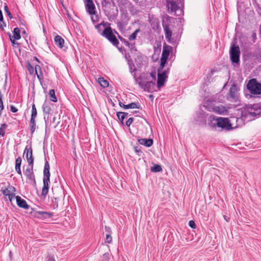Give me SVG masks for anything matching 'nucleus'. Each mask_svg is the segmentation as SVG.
Returning a JSON list of instances; mask_svg holds the SVG:
<instances>
[{"instance_id": "f257e3e1", "label": "nucleus", "mask_w": 261, "mask_h": 261, "mask_svg": "<svg viewBox=\"0 0 261 261\" xmlns=\"http://www.w3.org/2000/svg\"><path fill=\"white\" fill-rule=\"evenodd\" d=\"M208 125L213 128H221L222 130H229L238 127L242 122L241 118L232 117L230 120L227 118L215 117L211 116L209 117Z\"/></svg>"}, {"instance_id": "f03ea898", "label": "nucleus", "mask_w": 261, "mask_h": 261, "mask_svg": "<svg viewBox=\"0 0 261 261\" xmlns=\"http://www.w3.org/2000/svg\"><path fill=\"white\" fill-rule=\"evenodd\" d=\"M203 107L208 111L214 112L219 115H226L228 113L229 107L223 105H216L211 101L207 100L204 102Z\"/></svg>"}, {"instance_id": "7ed1b4c3", "label": "nucleus", "mask_w": 261, "mask_h": 261, "mask_svg": "<svg viewBox=\"0 0 261 261\" xmlns=\"http://www.w3.org/2000/svg\"><path fill=\"white\" fill-rule=\"evenodd\" d=\"M245 115L252 117L253 118L260 116L261 103L247 106L246 109Z\"/></svg>"}, {"instance_id": "20e7f679", "label": "nucleus", "mask_w": 261, "mask_h": 261, "mask_svg": "<svg viewBox=\"0 0 261 261\" xmlns=\"http://www.w3.org/2000/svg\"><path fill=\"white\" fill-rule=\"evenodd\" d=\"M166 1L167 10L169 13L175 14L177 11L180 10L181 11L180 8L182 5L181 0H166Z\"/></svg>"}, {"instance_id": "39448f33", "label": "nucleus", "mask_w": 261, "mask_h": 261, "mask_svg": "<svg viewBox=\"0 0 261 261\" xmlns=\"http://www.w3.org/2000/svg\"><path fill=\"white\" fill-rule=\"evenodd\" d=\"M247 87L252 95L261 94V84L258 83L255 79H252L249 81Z\"/></svg>"}, {"instance_id": "423d86ee", "label": "nucleus", "mask_w": 261, "mask_h": 261, "mask_svg": "<svg viewBox=\"0 0 261 261\" xmlns=\"http://www.w3.org/2000/svg\"><path fill=\"white\" fill-rule=\"evenodd\" d=\"M239 91V88L237 86V85L233 84L230 87L229 93H228V95L227 96V98L228 100L231 102H237L236 105H239V94L238 91Z\"/></svg>"}, {"instance_id": "0eeeda50", "label": "nucleus", "mask_w": 261, "mask_h": 261, "mask_svg": "<svg viewBox=\"0 0 261 261\" xmlns=\"http://www.w3.org/2000/svg\"><path fill=\"white\" fill-rule=\"evenodd\" d=\"M101 35L106 38L114 46H117L118 45L119 41L113 33L112 29L110 27L106 28L103 31L101 32Z\"/></svg>"}, {"instance_id": "6e6552de", "label": "nucleus", "mask_w": 261, "mask_h": 261, "mask_svg": "<svg viewBox=\"0 0 261 261\" xmlns=\"http://www.w3.org/2000/svg\"><path fill=\"white\" fill-rule=\"evenodd\" d=\"M164 68H161V66L158 69L157 86L159 88H161L164 85V83L168 77L169 69L163 70Z\"/></svg>"}, {"instance_id": "1a4fd4ad", "label": "nucleus", "mask_w": 261, "mask_h": 261, "mask_svg": "<svg viewBox=\"0 0 261 261\" xmlns=\"http://www.w3.org/2000/svg\"><path fill=\"white\" fill-rule=\"evenodd\" d=\"M172 51V47L164 44L163 47L162 56L161 58V68H164L167 62V59L169 56L170 52Z\"/></svg>"}, {"instance_id": "9d476101", "label": "nucleus", "mask_w": 261, "mask_h": 261, "mask_svg": "<svg viewBox=\"0 0 261 261\" xmlns=\"http://www.w3.org/2000/svg\"><path fill=\"white\" fill-rule=\"evenodd\" d=\"M139 85V86L143 89L144 91L148 92H152L155 90V83L152 81H145L141 80L140 81L136 82Z\"/></svg>"}, {"instance_id": "9b49d317", "label": "nucleus", "mask_w": 261, "mask_h": 261, "mask_svg": "<svg viewBox=\"0 0 261 261\" xmlns=\"http://www.w3.org/2000/svg\"><path fill=\"white\" fill-rule=\"evenodd\" d=\"M240 51L238 46L231 45L230 49V57L232 63H238L240 61Z\"/></svg>"}, {"instance_id": "f8f14e48", "label": "nucleus", "mask_w": 261, "mask_h": 261, "mask_svg": "<svg viewBox=\"0 0 261 261\" xmlns=\"http://www.w3.org/2000/svg\"><path fill=\"white\" fill-rule=\"evenodd\" d=\"M15 188L12 186H8L7 187L3 188L1 192L6 196H8L9 200L12 202L16 196H15Z\"/></svg>"}, {"instance_id": "ddd939ff", "label": "nucleus", "mask_w": 261, "mask_h": 261, "mask_svg": "<svg viewBox=\"0 0 261 261\" xmlns=\"http://www.w3.org/2000/svg\"><path fill=\"white\" fill-rule=\"evenodd\" d=\"M24 175L27 177L30 183L36 185L35 175L33 173V165H29L24 171Z\"/></svg>"}, {"instance_id": "4468645a", "label": "nucleus", "mask_w": 261, "mask_h": 261, "mask_svg": "<svg viewBox=\"0 0 261 261\" xmlns=\"http://www.w3.org/2000/svg\"><path fill=\"white\" fill-rule=\"evenodd\" d=\"M23 154L25 155L29 165H33L34 158L33 157V150L31 146H27L24 150Z\"/></svg>"}, {"instance_id": "2eb2a0df", "label": "nucleus", "mask_w": 261, "mask_h": 261, "mask_svg": "<svg viewBox=\"0 0 261 261\" xmlns=\"http://www.w3.org/2000/svg\"><path fill=\"white\" fill-rule=\"evenodd\" d=\"M85 4L86 10L90 15L95 14V7L92 0H85Z\"/></svg>"}, {"instance_id": "dca6fc26", "label": "nucleus", "mask_w": 261, "mask_h": 261, "mask_svg": "<svg viewBox=\"0 0 261 261\" xmlns=\"http://www.w3.org/2000/svg\"><path fill=\"white\" fill-rule=\"evenodd\" d=\"M126 59L127 61V64L129 67V70L132 75H133L134 79L136 82H138V79L136 77V71L137 70L133 62V60L126 56Z\"/></svg>"}, {"instance_id": "f3484780", "label": "nucleus", "mask_w": 261, "mask_h": 261, "mask_svg": "<svg viewBox=\"0 0 261 261\" xmlns=\"http://www.w3.org/2000/svg\"><path fill=\"white\" fill-rule=\"evenodd\" d=\"M206 114L202 110H200L196 113L195 120L199 124L205 123L206 121Z\"/></svg>"}, {"instance_id": "a211bd4d", "label": "nucleus", "mask_w": 261, "mask_h": 261, "mask_svg": "<svg viewBox=\"0 0 261 261\" xmlns=\"http://www.w3.org/2000/svg\"><path fill=\"white\" fill-rule=\"evenodd\" d=\"M164 33H165V38L166 39V40L170 43H172L173 42V40L172 38V31L169 29V25L167 24H163V25Z\"/></svg>"}, {"instance_id": "6ab92c4d", "label": "nucleus", "mask_w": 261, "mask_h": 261, "mask_svg": "<svg viewBox=\"0 0 261 261\" xmlns=\"http://www.w3.org/2000/svg\"><path fill=\"white\" fill-rule=\"evenodd\" d=\"M16 199L17 205L21 208L28 210L29 208V205L27 203L25 200L22 199L20 196H17L15 198Z\"/></svg>"}, {"instance_id": "aec40b11", "label": "nucleus", "mask_w": 261, "mask_h": 261, "mask_svg": "<svg viewBox=\"0 0 261 261\" xmlns=\"http://www.w3.org/2000/svg\"><path fill=\"white\" fill-rule=\"evenodd\" d=\"M119 106L124 109L140 108V105L135 102H132L128 105H124L122 102H119Z\"/></svg>"}, {"instance_id": "412c9836", "label": "nucleus", "mask_w": 261, "mask_h": 261, "mask_svg": "<svg viewBox=\"0 0 261 261\" xmlns=\"http://www.w3.org/2000/svg\"><path fill=\"white\" fill-rule=\"evenodd\" d=\"M20 29L18 28H15L13 32V36L11 38L10 36V40L12 43H14L15 40H17L20 39L21 36L20 35Z\"/></svg>"}, {"instance_id": "4be33fe9", "label": "nucleus", "mask_w": 261, "mask_h": 261, "mask_svg": "<svg viewBox=\"0 0 261 261\" xmlns=\"http://www.w3.org/2000/svg\"><path fill=\"white\" fill-rule=\"evenodd\" d=\"M43 187L42 189V195L46 196L48 193L49 189V184L50 179H43Z\"/></svg>"}, {"instance_id": "5701e85b", "label": "nucleus", "mask_w": 261, "mask_h": 261, "mask_svg": "<svg viewBox=\"0 0 261 261\" xmlns=\"http://www.w3.org/2000/svg\"><path fill=\"white\" fill-rule=\"evenodd\" d=\"M54 41L55 44L60 48H62L64 44V40L59 35H57L55 37Z\"/></svg>"}, {"instance_id": "b1692460", "label": "nucleus", "mask_w": 261, "mask_h": 261, "mask_svg": "<svg viewBox=\"0 0 261 261\" xmlns=\"http://www.w3.org/2000/svg\"><path fill=\"white\" fill-rule=\"evenodd\" d=\"M138 142L140 144L146 147H150L153 144V141L150 139H140Z\"/></svg>"}, {"instance_id": "393cba45", "label": "nucleus", "mask_w": 261, "mask_h": 261, "mask_svg": "<svg viewBox=\"0 0 261 261\" xmlns=\"http://www.w3.org/2000/svg\"><path fill=\"white\" fill-rule=\"evenodd\" d=\"M35 70L37 77L41 82V81L43 80V74L42 72L41 67L39 65H36Z\"/></svg>"}, {"instance_id": "a878e982", "label": "nucleus", "mask_w": 261, "mask_h": 261, "mask_svg": "<svg viewBox=\"0 0 261 261\" xmlns=\"http://www.w3.org/2000/svg\"><path fill=\"white\" fill-rule=\"evenodd\" d=\"M42 109L44 113L46 114H49L51 110L50 103L45 101V102L43 104Z\"/></svg>"}, {"instance_id": "bb28decb", "label": "nucleus", "mask_w": 261, "mask_h": 261, "mask_svg": "<svg viewBox=\"0 0 261 261\" xmlns=\"http://www.w3.org/2000/svg\"><path fill=\"white\" fill-rule=\"evenodd\" d=\"M36 214L40 215L43 218H50L53 216V214L51 213H48L46 212L39 211L36 212Z\"/></svg>"}, {"instance_id": "cd10ccee", "label": "nucleus", "mask_w": 261, "mask_h": 261, "mask_svg": "<svg viewBox=\"0 0 261 261\" xmlns=\"http://www.w3.org/2000/svg\"><path fill=\"white\" fill-rule=\"evenodd\" d=\"M98 82L100 86L103 88H107L109 86V82L103 77H100L98 79Z\"/></svg>"}, {"instance_id": "c85d7f7f", "label": "nucleus", "mask_w": 261, "mask_h": 261, "mask_svg": "<svg viewBox=\"0 0 261 261\" xmlns=\"http://www.w3.org/2000/svg\"><path fill=\"white\" fill-rule=\"evenodd\" d=\"M48 94L49 99L51 101L55 102L57 101V99L55 95V92L54 89L50 90Z\"/></svg>"}, {"instance_id": "c756f323", "label": "nucleus", "mask_w": 261, "mask_h": 261, "mask_svg": "<svg viewBox=\"0 0 261 261\" xmlns=\"http://www.w3.org/2000/svg\"><path fill=\"white\" fill-rule=\"evenodd\" d=\"M7 125L3 123L0 127V136L4 137L5 136V130L6 129Z\"/></svg>"}, {"instance_id": "7c9ffc66", "label": "nucleus", "mask_w": 261, "mask_h": 261, "mask_svg": "<svg viewBox=\"0 0 261 261\" xmlns=\"http://www.w3.org/2000/svg\"><path fill=\"white\" fill-rule=\"evenodd\" d=\"M21 164V159L18 157L15 161V170L20 169V166Z\"/></svg>"}, {"instance_id": "2f4dec72", "label": "nucleus", "mask_w": 261, "mask_h": 261, "mask_svg": "<svg viewBox=\"0 0 261 261\" xmlns=\"http://www.w3.org/2000/svg\"><path fill=\"white\" fill-rule=\"evenodd\" d=\"M161 166L159 165H155L154 166L152 167L151 168V170L153 172H158L162 171Z\"/></svg>"}, {"instance_id": "473e14b6", "label": "nucleus", "mask_w": 261, "mask_h": 261, "mask_svg": "<svg viewBox=\"0 0 261 261\" xmlns=\"http://www.w3.org/2000/svg\"><path fill=\"white\" fill-rule=\"evenodd\" d=\"M140 32L139 29H137L134 33H132V35H130L128 39L130 41L134 40L136 39L137 34Z\"/></svg>"}, {"instance_id": "72a5a7b5", "label": "nucleus", "mask_w": 261, "mask_h": 261, "mask_svg": "<svg viewBox=\"0 0 261 261\" xmlns=\"http://www.w3.org/2000/svg\"><path fill=\"white\" fill-rule=\"evenodd\" d=\"M43 176V179H50L49 170L44 169Z\"/></svg>"}, {"instance_id": "f704fd0d", "label": "nucleus", "mask_w": 261, "mask_h": 261, "mask_svg": "<svg viewBox=\"0 0 261 261\" xmlns=\"http://www.w3.org/2000/svg\"><path fill=\"white\" fill-rule=\"evenodd\" d=\"M28 70L30 74H33L34 72V69L33 66L30 63H28L27 65Z\"/></svg>"}, {"instance_id": "c9c22d12", "label": "nucleus", "mask_w": 261, "mask_h": 261, "mask_svg": "<svg viewBox=\"0 0 261 261\" xmlns=\"http://www.w3.org/2000/svg\"><path fill=\"white\" fill-rule=\"evenodd\" d=\"M37 115V110H36L35 105V104H33L32 107L31 116L36 117Z\"/></svg>"}, {"instance_id": "e433bc0d", "label": "nucleus", "mask_w": 261, "mask_h": 261, "mask_svg": "<svg viewBox=\"0 0 261 261\" xmlns=\"http://www.w3.org/2000/svg\"><path fill=\"white\" fill-rule=\"evenodd\" d=\"M117 116L118 118L121 121V123L123 124V121L125 117L124 116V114L122 113V112H117Z\"/></svg>"}, {"instance_id": "4c0bfd02", "label": "nucleus", "mask_w": 261, "mask_h": 261, "mask_svg": "<svg viewBox=\"0 0 261 261\" xmlns=\"http://www.w3.org/2000/svg\"><path fill=\"white\" fill-rule=\"evenodd\" d=\"M91 19L93 23H95L98 21V16L97 15H91Z\"/></svg>"}, {"instance_id": "58836bf2", "label": "nucleus", "mask_w": 261, "mask_h": 261, "mask_svg": "<svg viewBox=\"0 0 261 261\" xmlns=\"http://www.w3.org/2000/svg\"><path fill=\"white\" fill-rule=\"evenodd\" d=\"M4 109V105L2 100V95L0 91V116L2 115V111Z\"/></svg>"}, {"instance_id": "ea45409f", "label": "nucleus", "mask_w": 261, "mask_h": 261, "mask_svg": "<svg viewBox=\"0 0 261 261\" xmlns=\"http://www.w3.org/2000/svg\"><path fill=\"white\" fill-rule=\"evenodd\" d=\"M111 255L109 253H106L103 254L102 259L103 261H108L110 258Z\"/></svg>"}, {"instance_id": "a19ab883", "label": "nucleus", "mask_w": 261, "mask_h": 261, "mask_svg": "<svg viewBox=\"0 0 261 261\" xmlns=\"http://www.w3.org/2000/svg\"><path fill=\"white\" fill-rule=\"evenodd\" d=\"M30 126L31 128V133L33 134L36 129V123H30Z\"/></svg>"}, {"instance_id": "79ce46f5", "label": "nucleus", "mask_w": 261, "mask_h": 261, "mask_svg": "<svg viewBox=\"0 0 261 261\" xmlns=\"http://www.w3.org/2000/svg\"><path fill=\"white\" fill-rule=\"evenodd\" d=\"M101 26H103L105 27V24L102 23H100L99 24H98L97 25H95V28L96 29L98 30V32L101 34V32H100V31H101Z\"/></svg>"}, {"instance_id": "37998d69", "label": "nucleus", "mask_w": 261, "mask_h": 261, "mask_svg": "<svg viewBox=\"0 0 261 261\" xmlns=\"http://www.w3.org/2000/svg\"><path fill=\"white\" fill-rule=\"evenodd\" d=\"M106 242L108 243H111V242L112 241V238L110 234H107L106 235Z\"/></svg>"}, {"instance_id": "c03bdc74", "label": "nucleus", "mask_w": 261, "mask_h": 261, "mask_svg": "<svg viewBox=\"0 0 261 261\" xmlns=\"http://www.w3.org/2000/svg\"><path fill=\"white\" fill-rule=\"evenodd\" d=\"M134 118H129L126 122V125L127 126H129L133 122Z\"/></svg>"}, {"instance_id": "a18cd8bd", "label": "nucleus", "mask_w": 261, "mask_h": 261, "mask_svg": "<svg viewBox=\"0 0 261 261\" xmlns=\"http://www.w3.org/2000/svg\"><path fill=\"white\" fill-rule=\"evenodd\" d=\"M189 226L192 228H195L196 225L194 221L190 220L189 222Z\"/></svg>"}, {"instance_id": "49530a36", "label": "nucleus", "mask_w": 261, "mask_h": 261, "mask_svg": "<svg viewBox=\"0 0 261 261\" xmlns=\"http://www.w3.org/2000/svg\"><path fill=\"white\" fill-rule=\"evenodd\" d=\"M5 11L7 12L8 15L9 16V17L11 18L12 17V16L11 14V13L10 12V11H9V9L7 7V6H5Z\"/></svg>"}, {"instance_id": "de8ad7c7", "label": "nucleus", "mask_w": 261, "mask_h": 261, "mask_svg": "<svg viewBox=\"0 0 261 261\" xmlns=\"http://www.w3.org/2000/svg\"><path fill=\"white\" fill-rule=\"evenodd\" d=\"M10 110L13 113L17 112L18 111L17 109L13 106H10Z\"/></svg>"}, {"instance_id": "09e8293b", "label": "nucleus", "mask_w": 261, "mask_h": 261, "mask_svg": "<svg viewBox=\"0 0 261 261\" xmlns=\"http://www.w3.org/2000/svg\"><path fill=\"white\" fill-rule=\"evenodd\" d=\"M44 169L49 170V164L47 161L45 163Z\"/></svg>"}, {"instance_id": "8fccbe9b", "label": "nucleus", "mask_w": 261, "mask_h": 261, "mask_svg": "<svg viewBox=\"0 0 261 261\" xmlns=\"http://www.w3.org/2000/svg\"><path fill=\"white\" fill-rule=\"evenodd\" d=\"M36 117H31V120H30V123H36V122H35V118Z\"/></svg>"}, {"instance_id": "3c124183", "label": "nucleus", "mask_w": 261, "mask_h": 261, "mask_svg": "<svg viewBox=\"0 0 261 261\" xmlns=\"http://www.w3.org/2000/svg\"><path fill=\"white\" fill-rule=\"evenodd\" d=\"M3 21H0V28L2 29V30L4 29V27H5L6 25H3Z\"/></svg>"}, {"instance_id": "603ef678", "label": "nucleus", "mask_w": 261, "mask_h": 261, "mask_svg": "<svg viewBox=\"0 0 261 261\" xmlns=\"http://www.w3.org/2000/svg\"><path fill=\"white\" fill-rule=\"evenodd\" d=\"M3 20V16L2 11L0 10V21Z\"/></svg>"}, {"instance_id": "864d4df0", "label": "nucleus", "mask_w": 261, "mask_h": 261, "mask_svg": "<svg viewBox=\"0 0 261 261\" xmlns=\"http://www.w3.org/2000/svg\"><path fill=\"white\" fill-rule=\"evenodd\" d=\"M48 261H55L53 256H49Z\"/></svg>"}, {"instance_id": "5fc2aeb1", "label": "nucleus", "mask_w": 261, "mask_h": 261, "mask_svg": "<svg viewBox=\"0 0 261 261\" xmlns=\"http://www.w3.org/2000/svg\"><path fill=\"white\" fill-rule=\"evenodd\" d=\"M16 171L17 172V173L18 174H19L20 175L22 176V173H21V169L17 170H16Z\"/></svg>"}, {"instance_id": "6e6d98bb", "label": "nucleus", "mask_w": 261, "mask_h": 261, "mask_svg": "<svg viewBox=\"0 0 261 261\" xmlns=\"http://www.w3.org/2000/svg\"><path fill=\"white\" fill-rule=\"evenodd\" d=\"M122 113L124 114V116L125 118H126L128 116V113L126 112H122Z\"/></svg>"}, {"instance_id": "4d7b16f0", "label": "nucleus", "mask_w": 261, "mask_h": 261, "mask_svg": "<svg viewBox=\"0 0 261 261\" xmlns=\"http://www.w3.org/2000/svg\"><path fill=\"white\" fill-rule=\"evenodd\" d=\"M105 229H106V231H109L110 230V228L109 227H108V226H105Z\"/></svg>"}, {"instance_id": "13d9d810", "label": "nucleus", "mask_w": 261, "mask_h": 261, "mask_svg": "<svg viewBox=\"0 0 261 261\" xmlns=\"http://www.w3.org/2000/svg\"><path fill=\"white\" fill-rule=\"evenodd\" d=\"M34 59L35 60H36L37 62H39V60L38 59V58H37V57H34Z\"/></svg>"}, {"instance_id": "bf43d9fd", "label": "nucleus", "mask_w": 261, "mask_h": 261, "mask_svg": "<svg viewBox=\"0 0 261 261\" xmlns=\"http://www.w3.org/2000/svg\"><path fill=\"white\" fill-rule=\"evenodd\" d=\"M126 45H129V43H128V42H127H127H126Z\"/></svg>"}]
</instances>
